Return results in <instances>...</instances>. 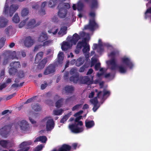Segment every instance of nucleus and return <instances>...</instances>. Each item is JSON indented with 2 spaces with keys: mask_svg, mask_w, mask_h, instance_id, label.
<instances>
[{
  "mask_svg": "<svg viewBox=\"0 0 151 151\" xmlns=\"http://www.w3.org/2000/svg\"><path fill=\"white\" fill-rule=\"evenodd\" d=\"M86 38L85 37L83 40L82 41H79L77 45L76 49L75 51V52L76 54L79 53L80 50L83 47V51L86 57V60L87 62H90V59L89 58V56L88 52L90 50L89 45L86 42Z\"/></svg>",
  "mask_w": 151,
  "mask_h": 151,
  "instance_id": "nucleus-1",
  "label": "nucleus"
},
{
  "mask_svg": "<svg viewBox=\"0 0 151 151\" xmlns=\"http://www.w3.org/2000/svg\"><path fill=\"white\" fill-rule=\"evenodd\" d=\"M80 35H79L77 33L74 34L72 37L70 38L69 41L72 44H76L77 42L81 38H83L82 41L84 40L85 37L86 38V42L87 41H88L89 39V35L88 33H86L83 32H81L79 33Z\"/></svg>",
  "mask_w": 151,
  "mask_h": 151,
  "instance_id": "nucleus-2",
  "label": "nucleus"
},
{
  "mask_svg": "<svg viewBox=\"0 0 151 151\" xmlns=\"http://www.w3.org/2000/svg\"><path fill=\"white\" fill-rule=\"evenodd\" d=\"M18 8L19 6L18 5L12 4L9 7L8 4L7 3H6L3 13L4 14L7 16L9 15L10 17H11Z\"/></svg>",
  "mask_w": 151,
  "mask_h": 151,
  "instance_id": "nucleus-3",
  "label": "nucleus"
},
{
  "mask_svg": "<svg viewBox=\"0 0 151 151\" xmlns=\"http://www.w3.org/2000/svg\"><path fill=\"white\" fill-rule=\"evenodd\" d=\"M12 126V124H9L4 126L0 129V134L2 137H6L10 130Z\"/></svg>",
  "mask_w": 151,
  "mask_h": 151,
  "instance_id": "nucleus-4",
  "label": "nucleus"
},
{
  "mask_svg": "<svg viewBox=\"0 0 151 151\" xmlns=\"http://www.w3.org/2000/svg\"><path fill=\"white\" fill-rule=\"evenodd\" d=\"M69 128L71 132L74 133H78L82 132L83 130V127H79L76 124H70Z\"/></svg>",
  "mask_w": 151,
  "mask_h": 151,
  "instance_id": "nucleus-5",
  "label": "nucleus"
},
{
  "mask_svg": "<svg viewBox=\"0 0 151 151\" xmlns=\"http://www.w3.org/2000/svg\"><path fill=\"white\" fill-rule=\"evenodd\" d=\"M46 126V130L47 131L52 130L54 128L55 123L53 119L50 117H47Z\"/></svg>",
  "mask_w": 151,
  "mask_h": 151,
  "instance_id": "nucleus-6",
  "label": "nucleus"
},
{
  "mask_svg": "<svg viewBox=\"0 0 151 151\" xmlns=\"http://www.w3.org/2000/svg\"><path fill=\"white\" fill-rule=\"evenodd\" d=\"M79 83L82 84H86L88 85L92 84L93 83V79L90 80V78L88 76L79 77Z\"/></svg>",
  "mask_w": 151,
  "mask_h": 151,
  "instance_id": "nucleus-7",
  "label": "nucleus"
},
{
  "mask_svg": "<svg viewBox=\"0 0 151 151\" xmlns=\"http://www.w3.org/2000/svg\"><path fill=\"white\" fill-rule=\"evenodd\" d=\"M23 43L26 47H29L34 44V40L31 37L28 36L24 39Z\"/></svg>",
  "mask_w": 151,
  "mask_h": 151,
  "instance_id": "nucleus-8",
  "label": "nucleus"
},
{
  "mask_svg": "<svg viewBox=\"0 0 151 151\" xmlns=\"http://www.w3.org/2000/svg\"><path fill=\"white\" fill-rule=\"evenodd\" d=\"M58 16L61 19L65 18L67 14L68 11L65 8H58Z\"/></svg>",
  "mask_w": 151,
  "mask_h": 151,
  "instance_id": "nucleus-9",
  "label": "nucleus"
},
{
  "mask_svg": "<svg viewBox=\"0 0 151 151\" xmlns=\"http://www.w3.org/2000/svg\"><path fill=\"white\" fill-rule=\"evenodd\" d=\"M20 126L21 130L23 131H28L29 129V125L25 120L20 122Z\"/></svg>",
  "mask_w": 151,
  "mask_h": 151,
  "instance_id": "nucleus-10",
  "label": "nucleus"
},
{
  "mask_svg": "<svg viewBox=\"0 0 151 151\" xmlns=\"http://www.w3.org/2000/svg\"><path fill=\"white\" fill-rule=\"evenodd\" d=\"M127 67H111L110 69L111 70H115L118 69L119 72L121 73H125L127 70ZM130 69H131L133 67H129Z\"/></svg>",
  "mask_w": 151,
  "mask_h": 151,
  "instance_id": "nucleus-11",
  "label": "nucleus"
},
{
  "mask_svg": "<svg viewBox=\"0 0 151 151\" xmlns=\"http://www.w3.org/2000/svg\"><path fill=\"white\" fill-rule=\"evenodd\" d=\"M64 57V54L63 52H59L58 55L57 62L56 63V65H60L63 63Z\"/></svg>",
  "mask_w": 151,
  "mask_h": 151,
  "instance_id": "nucleus-12",
  "label": "nucleus"
},
{
  "mask_svg": "<svg viewBox=\"0 0 151 151\" xmlns=\"http://www.w3.org/2000/svg\"><path fill=\"white\" fill-rule=\"evenodd\" d=\"M73 44L69 41L68 42H63L62 46L61 48L63 50L65 51L70 48Z\"/></svg>",
  "mask_w": 151,
  "mask_h": 151,
  "instance_id": "nucleus-13",
  "label": "nucleus"
},
{
  "mask_svg": "<svg viewBox=\"0 0 151 151\" xmlns=\"http://www.w3.org/2000/svg\"><path fill=\"white\" fill-rule=\"evenodd\" d=\"M74 89V87L72 86L67 85L64 87L63 90H64L65 93L68 94L72 93Z\"/></svg>",
  "mask_w": 151,
  "mask_h": 151,
  "instance_id": "nucleus-14",
  "label": "nucleus"
},
{
  "mask_svg": "<svg viewBox=\"0 0 151 151\" xmlns=\"http://www.w3.org/2000/svg\"><path fill=\"white\" fill-rule=\"evenodd\" d=\"M8 20L2 16L0 17V28L4 27L7 25Z\"/></svg>",
  "mask_w": 151,
  "mask_h": 151,
  "instance_id": "nucleus-15",
  "label": "nucleus"
},
{
  "mask_svg": "<svg viewBox=\"0 0 151 151\" xmlns=\"http://www.w3.org/2000/svg\"><path fill=\"white\" fill-rule=\"evenodd\" d=\"M55 67H47L44 72V74L47 75L54 73L55 71Z\"/></svg>",
  "mask_w": 151,
  "mask_h": 151,
  "instance_id": "nucleus-16",
  "label": "nucleus"
},
{
  "mask_svg": "<svg viewBox=\"0 0 151 151\" xmlns=\"http://www.w3.org/2000/svg\"><path fill=\"white\" fill-rule=\"evenodd\" d=\"M101 63L99 60L94 56L91 59V66H100Z\"/></svg>",
  "mask_w": 151,
  "mask_h": 151,
  "instance_id": "nucleus-17",
  "label": "nucleus"
},
{
  "mask_svg": "<svg viewBox=\"0 0 151 151\" xmlns=\"http://www.w3.org/2000/svg\"><path fill=\"white\" fill-rule=\"evenodd\" d=\"M96 25V24L94 20L92 19V20H90L89 24L86 26L85 28L86 29H89L91 30H93Z\"/></svg>",
  "mask_w": 151,
  "mask_h": 151,
  "instance_id": "nucleus-18",
  "label": "nucleus"
},
{
  "mask_svg": "<svg viewBox=\"0 0 151 151\" xmlns=\"http://www.w3.org/2000/svg\"><path fill=\"white\" fill-rule=\"evenodd\" d=\"M79 73H77L75 75H73L70 78V81L74 83H77L78 81H79Z\"/></svg>",
  "mask_w": 151,
  "mask_h": 151,
  "instance_id": "nucleus-19",
  "label": "nucleus"
},
{
  "mask_svg": "<svg viewBox=\"0 0 151 151\" xmlns=\"http://www.w3.org/2000/svg\"><path fill=\"white\" fill-rule=\"evenodd\" d=\"M48 37L46 33L42 32L40 35V36L38 38V40L40 42H43L47 40Z\"/></svg>",
  "mask_w": 151,
  "mask_h": 151,
  "instance_id": "nucleus-20",
  "label": "nucleus"
},
{
  "mask_svg": "<svg viewBox=\"0 0 151 151\" xmlns=\"http://www.w3.org/2000/svg\"><path fill=\"white\" fill-rule=\"evenodd\" d=\"M71 149V147L69 145L64 144L60 148L58 151H69Z\"/></svg>",
  "mask_w": 151,
  "mask_h": 151,
  "instance_id": "nucleus-21",
  "label": "nucleus"
},
{
  "mask_svg": "<svg viewBox=\"0 0 151 151\" xmlns=\"http://www.w3.org/2000/svg\"><path fill=\"white\" fill-rule=\"evenodd\" d=\"M106 63L108 65H111L112 66H117L118 65L117 62L115 59L114 58L110 60L106 61Z\"/></svg>",
  "mask_w": 151,
  "mask_h": 151,
  "instance_id": "nucleus-22",
  "label": "nucleus"
},
{
  "mask_svg": "<svg viewBox=\"0 0 151 151\" xmlns=\"http://www.w3.org/2000/svg\"><path fill=\"white\" fill-rule=\"evenodd\" d=\"M95 125V123L93 120L88 121L86 120L85 121V126L87 128H91Z\"/></svg>",
  "mask_w": 151,
  "mask_h": 151,
  "instance_id": "nucleus-23",
  "label": "nucleus"
},
{
  "mask_svg": "<svg viewBox=\"0 0 151 151\" xmlns=\"http://www.w3.org/2000/svg\"><path fill=\"white\" fill-rule=\"evenodd\" d=\"M122 60L123 62L127 65L129 66H132L133 65L130 60L128 58L124 57L122 58Z\"/></svg>",
  "mask_w": 151,
  "mask_h": 151,
  "instance_id": "nucleus-24",
  "label": "nucleus"
},
{
  "mask_svg": "<svg viewBox=\"0 0 151 151\" xmlns=\"http://www.w3.org/2000/svg\"><path fill=\"white\" fill-rule=\"evenodd\" d=\"M47 140V138L45 136H40L37 137L34 141V142L40 141L42 143H45Z\"/></svg>",
  "mask_w": 151,
  "mask_h": 151,
  "instance_id": "nucleus-25",
  "label": "nucleus"
},
{
  "mask_svg": "<svg viewBox=\"0 0 151 151\" xmlns=\"http://www.w3.org/2000/svg\"><path fill=\"white\" fill-rule=\"evenodd\" d=\"M103 45L102 43L101 42V40L99 39V44L97 45L96 44H93V49H96L98 47L100 49V51H101L103 50Z\"/></svg>",
  "mask_w": 151,
  "mask_h": 151,
  "instance_id": "nucleus-26",
  "label": "nucleus"
},
{
  "mask_svg": "<svg viewBox=\"0 0 151 151\" xmlns=\"http://www.w3.org/2000/svg\"><path fill=\"white\" fill-rule=\"evenodd\" d=\"M43 55V52H40L37 54L35 58V63H37L42 58Z\"/></svg>",
  "mask_w": 151,
  "mask_h": 151,
  "instance_id": "nucleus-27",
  "label": "nucleus"
},
{
  "mask_svg": "<svg viewBox=\"0 0 151 151\" xmlns=\"http://www.w3.org/2000/svg\"><path fill=\"white\" fill-rule=\"evenodd\" d=\"M67 27L65 26L62 27L61 28L60 30L58 33V34L60 36H62L66 33V31Z\"/></svg>",
  "mask_w": 151,
  "mask_h": 151,
  "instance_id": "nucleus-28",
  "label": "nucleus"
},
{
  "mask_svg": "<svg viewBox=\"0 0 151 151\" xmlns=\"http://www.w3.org/2000/svg\"><path fill=\"white\" fill-rule=\"evenodd\" d=\"M10 143L9 140H0V145L4 148H6L9 146Z\"/></svg>",
  "mask_w": 151,
  "mask_h": 151,
  "instance_id": "nucleus-29",
  "label": "nucleus"
},
{
  "mask_svg": "<svg viewBox=\"0 0 151 151\" xmlns=\"http://www.w3.org/2000/svg\"><path fill=\"white\" fill-rule=\"evenodd\" d=\"M85 58L84 57L80 58L77 59L76 63V66H80L84 62Z\"/></svg>",
  "mask_w": 151,
  "mask_h": 151,
  "instance_id": "nucleus-30",
  "label": "nucleus"
},
{
  "mask_svg": "<svg viewBox=\"0 0 151 151\" xmlns=\"http://www.w3.org/2000/svg\"><path fill=\"white\" fill-rule=\"evenodd\" d=\"M32 109L35 111H39L41 110L42 108L38 104H36L34 105L32 107Z\"/></svg>",
  "mask_w": 151,
  "mask_h": 151,
  "instance_id": "nucleus-31",
  "label": "nucleus"
},
{
  "mask_svg": "<svg viewBox=\"0 0 151 151\" xmlns=\"http://www.w3.org/2000/svg\"><path fill=\"white\" fill-rule=\"evenodd\" d=\"M29 13V10L28 8H25L22 9L21 11V16L25 17Z\"/></svg>",
  "mask_w": 151,
  "mask_h": 151,
  "instance_id": "nucleus-32",
  "label": "nucleus"
},
{
  "mask_svg": "<svg viewBox=\"0 0 151 151\" xmlns=\"http://www.w3.org/2000/svg\"><path fill=\"white\" fill-rule=\"evenodd\" d=\"M17 72V70L15 67H12L9 70V73L10 75H14Z\"/></svg>",
  "mask_w": 151,
  "mask_h": 151,
  "instance_id": "nucleus-33",
  "label": "nucleus"
},
{
  "mask_svg": "<svg viewBox=\"0 0 151 151\" xmlns=\"http://www.w3.org/2000/svg\"><path fill=\"white\" fill-rule=\"evenodd\" d=\"M64 100L63 98L59 99L55 103V106L58 108H59L61 106Z\"/></svg>",
  "mask_w": 151,
  "mask_h": 151,
  "instance_id": "nucleus-34",
  "label": "nucleus"
},
{
  "mask_svg": "<svg viewBox=\"0 0 151 151\" xmlns=\"http://www.w3.org/2000/svg\"><path fill=\"white\" fill-rule=\"evenodd\" d=\"M76 100L75 96L73 95L67 98L65 100V103H68L70 102H73Z\"/></svg>",
  "mask_w": 151,
  "mask_h": 151,
  "instance_id": "nucleus-35",
  "label": "nucleus"
},
{
  "mask_svg": "<svg viewBox=\"0 0 151 151\" xmlns=\"http://www.w3.org/2000/svg\"><path fill=\"white\" fill-rule=\"evenodd\" d=\"M70 116V115L69 113L65 115L60 119V122L63 123H64L65 122L68 120Z\"/></svg>",
  "mask_w": 151,
  "mask_h": 151,
  "instance_id": "nucleus-36",
  "label": "nucleus"
},
{
  "mask_svg": "<svg viewBox=\"0 0 151 151\" xmlns=\"http://www.w3.org/2000/svg\"><path fill=\"white\" fill-rule=\"evenodd\" d=\"M12 20L15 23H18L19 22V18L18 14H15L12 18Z\"/></svg>",
  "mask_w": 151,
  "mask_h": 151,
  "instance_id": "nucleus-37",
  "label": "nucleus"
},
{
  "mask_svg": "<svg viewBox=\"0 0 151 151\" xmlns=\"http://www.w3.org/2000/svg\"><path fill=\"white\" fill-rule=\"evenodd\" d=\"M57 0H50L48 3V6L50 8L54 7L56 4Z\"/></svg>",
  "mask_w": 151,
  "mask_h": 151,
  "instance_id": "nucleus-38",
  "label": "nucleus"
},
{
  "mask_svg": "<svg viewBox=\"0 0 151 151\" xmlns=\"http://www.w3.org/2000/svg\"><path fill=\"white\" fill-rule=\"evenodd\" d=\"M4 58H7L8 59L10 58V51H5L2 54Z\"/></svg>",
  "mask_w": 151,
  "mask_h": 151,
  "instance_id": "nucleus-39",
  "label": "nucleus"
},
{
  "mask_svg": "<svg viewBox=\"0 0 151 151\" xmlns=\"http://www.w3.org/2000/svg\"><path fill=\"white\" fill-rule=\"evenodd\" d=\"M151 16V7L148 9L145 13V18L147 19Z\"/></svg>",
  "mask_w": 151,
  "mask_h": 151,
  "instance_id": "nucleus-40",
  "label": "nucleus"
},
{
  "mask_svg": "<svg viewBox=\"0 0 151 151\" xmlns=\"http://www.w3.org/2000/svg\"><path fill=\"white\" fill-rule=\"evenodd\" d=\"M35 21L34 19L30 20L28 23V25L29 27H31L34 26H36L37 25L35 24Z\"/></svg>",
  "mask_w": 151,
  "mask_h": 151,
  "instance_id": "nucleus-41",
  "label": "nucleus"
},
{
  "mask_svg": "<svg viewBox=\"0 0 151 151\" xmlns=\"http://www.w3.org/2000/svg\"><path fill=\"white\" fill-rule=\"evenodd\" d=\"M84 7L83 4L81 1H79L78 3L77 9L78 11H81L82 10Z\"/></svg>",
  "mask_w": 151,
  "mask_h": 151,
  "instance_id": "nucleus-42",
  "label": "nucleus"
},
{
  "mask_svg": "<svg viewBox=\"0 0 151 151\" xmlns=\"http://www.w3.org/2000/svg\"><path fill=\"white\" fill-rule=\"evenodd\" d=\"M104 75V78L106 79L109 78L111 80H112L114 77V76L111 75L110 73H105Z\"/></svg>",
  "mask_w": 151,
  "mask_h": 151,
  "instance_id": "nucleus-43",
  "label": "nucleus"
},
{
  "mask_svg": "<svg viewBox=\"0 0 151 151\" xmlns=\"http://www.w3.org/2000/svg\"><path fill=\"white\" fill-rule=\"evenodd\" d=\"M10 58H12V59L14 58H16L18 59V57H19V56H17L16 55V52L14 51L13 52L10 51Z\"/></svg>",
  "mask_w": 151,
  "mask_h": 151,
  "instance_id": "nucleus-44",
  "label": "nucleus"
},
{
  "mask_svg": "<svg viewBox=\"0 0 151 151\" xmlns=\"http://www.w3.org/2000/svg\"><path fill=\"white\" fill-rule=\"evenodd\" d=\"M63 110L62 109L54 110V114L56 115H59L62 114Z\"/></svg>",
  "mask_w": 151,
  "mask_h": 151,
  "instance_id": "nucleus-45",
  "label": "nucleus"
},
{
  "mask_svg": "<svg viewBox=\"0 0 151 151\" xmlns=\"http://www.w3.org/2000/svg\"><path fill=\"white\" fill-rule=\"evenodd\" d=\"M17 76L20 78H22L24 77V73L22 70H20L17 72Z\"/></svg>",
  "mask_w": 151,
  "mask_h": 151,
  "instance_id": "nucleus-46",
  "label": "nucleus"
},
{
  "mask_svg": "<svg viewBox=\"0 0 151 151\" xmlns=\"http://www.w3.org/2000/svg\"><path fill=\"white\" fill-rule=\"evenodd\" d=\"M32 142L30 141H25L22 142L20 145V147H22L23 146H28L31 145Z\"/></svg>",
  "mask_w": 151,
  "mask_h": 151,
  "instance_id": "nucleus-47",
  "label": "nucleus"
},
{
  "mask_svg": "<svg viewBox=\"0 0 151 151\" xmlns=\"http://www.w3.org/2000/svg\"><path fill=\"white\" fill-rule=\"evenodd\" d=\"M58 31V29L56 28H52L51 29L48 31L49 33H52L53 35H55Z\"/></svg>",
  "mask_w": 151,
  "mask_h": 151,
  "instance_id": "nucleus-48",
  "label": "nucleus"
},
{
  "mask_svg": "<svg viewBox=\"0 0 151 151\" xmlns=\"http://www.w3.org/2000/svg\"><path fill=\"white\" fill-rule=\"evenodd\" d=\"M110 95V92L109 91H103V94L102 97V99H104L106 96L107 97L109 96Z\"/></svg>",
  "mask_w": 151,
  "mask_h": 151,
  "instance_id": "nucleus-49",
  "label": "nucleus"
},
{
  "mask_svg": "<svg viewBox=\"0 0 151 151\" xmlns=\"http://www.w3.org/2000/svg\"><path fill=\"white\" fill-rule=\"evenodd\" d=\"M90 102L93 105L97 104L98 101L97 97H95L94 99H91L90 100Z\"/></svg>",
  "mask_w": 151,
  "mask_h": 151,
  "instance_id": "nucleus-50",
  "label": "nucleus"
},
{
  "mask_svg": "<svg viewBox=\"0 0 151 151\" xmlns=\"http://www.w3.org/2000/svg\"><path fill=\"white\" fill-rule=\"evenodd\" d=\"M95 69L97 70H99L101 73H103L104 74L106 72V70H104L103 68H101V67H94Z\"/></svg>",
  "mask_w": 151,
  "mask_h": 151,
  "instance_id": "nucleus-51",
  "label": "nucleus"
},
{
  "mask_svg": "<svg viewBox=\"0 0 151 151\" xmlns=\"http://www.w3.org/2000/svg\"><path fill=\"white\" fill-rule=\"evenodd\" d=\"M119 54V52L118 51L116 50L111 52L109 56H110L112 58H114V57Z\"/></svg>",
  "mask_w": 151,
  "mask_h": 151,
  "instance_id": "nucleus-52",
  "label": "nucleus"
},
{
  "mask_svg": "<svg viewBox=\"0 0 151 151\" xmlns=\"http://www.w3.org/2000/svg\"><path fill=\"white\" fill-rule=\"evenodd\" d=\"M82 104H77L74 106L72 109V111H74L76 110H77L78 109L81 107Z\"/></svg>",
  "mask_w": 151,
  "mask_h": 151,
  "instance_id": "nucleus-53",
  "label": "nucleus"
},
{
  "mask_svg": "<svg viewBox=\"0 0 151 151\" xmlns=\"http://www.w3.org/2000/svg\"><path fill=\"white\" fill-rule=\"evenodd\" d=\"M12 26H10L7 27L5 29V31L6 34L9 35V32L12 30Z\"/></svg>",
  "mask_w": 151,
  "mask_h": 151,
  "instance_id": "nucleus-54",
  "label": "nucleus"
},
{
  "mask_svg": "<svg viewBox=\"0 0 151 151\" xmlns=\"http://www.w3.org/2000/svg\"><path fill=\"white\" fill-rule=\"evenodd\" d=\"M47 61V58H46L43 59L40 62V65H45Z\"/></svg>",
  "mask_w": 151,
  "mask_h": 151,
  "instance_id": "nucleus-55",
  "label": "nucleus"
},
{
  "mask_svg": "<svg viewBox=\"0 0 151 151\" xmlns=\"http://www.w3.org/2000/svg\"><path fill=\"white\" fill-rule=\"evenodd\" d=\"M47 119V117H45L40 122L41 126H45L46 124V121Z\"/></svg>",
  "mask_w": 151,
  "mask_h": 151,
  "instance_id": "nucleus-56",
  "label": "nucleus"
},
{
  "mask_svg": "<svg viewBox=\"0 0 151 151\" xmlns=\"http://www.w3.org/2000/svg\"><path fill=\"white\" fill-rule=\"evenodd\" d=\"M69 73L68 72H66L65 73L63 76V79L65 81L67 80L69 78Z\"/></svg>",
  "mask_w": 151,
  "mask_h": 151,
  "instance_id": "nucleus-57",
  "label": "nucleus"
},
{
  "mask_svg": "<svg viewBox=\"0 0 151 151\" xmlns=\"http://www.w3.org/2000/svg\"><path fill=\"white\" fill-rule=\"evenodd\" d=\"M27 19H26L23 20L21 22L19 25V28H21L25 24L26 22Z\"/></svg>",
  "mask_w": 151,
  "mask_h": 151,
  "instance_id": "nucleus-58",
  "label": "nucleus"
},
{
  "mask_svg": "<svg viewBox=\"0 0 151 151\" xmlns=\"http://www.w3.org/2000/svg\"><path fill=\"white\" fill-rule=\"evenodd\" d=\"M97 6V1L96 0H93L91 5V7L92 8H96Z\"/></svg>",
  "mask_w": 151,
  "mask_h": 151,
  "instance_id": "nucleus-59",
  "label": "nucleus"
},
{
  "mask_svg": "<svg viewBox=\"0 0 151 151\" xmlns=\"http://www.w3.org/2000/svg\"><path fill=\"white\" fill-rule=\"evenodd\" d=\"M10 66H17L20 65V63L19 61L12 62L10 63Z\"/></svg>",
  "mask_w": 151,
  "mask_h": 151,
  "instance_id": "nucleus-60",
  "label": "nucleus"
},
{
  "mask_svg": "<svg viewBox=\"0 0 151 151\" xmlns=\"http://www.w3.org/2000/svg\"><path fill=\"white\" fill-rule=\"evenodd\" d=\"M77 73H78L77 72V70L74 68L72 69L70 71V73L71 75H75Z\"/></svg>",
  "mask_w": 151,
  "mask_h": 151,
  "instance_id": "nucleus-61",
  "label": "nucleus"
},
{
  "mask_svg": "<svg viewBox=\"0 0 151 151\" xmlns=\"http://www.w3.org/2000/svg\"><path fill=\"white\" fill-rule=\"evenodd\" d=\"M43 146L42 145H38L35 148V151H40L43 148Z\"/></svg>",
  "mask_w": 151,
  "mask_h": 151,
  "instance_id": "nucleus-62",
  "label": "nucleus"
},
{
  "mask_svg": "<svg viewBox=\"0 0 151 151\" xmlns=\"http://www.w3.org/2000/svg\"><path fill=\"white\" fill-rule=\"evenodd\" d=\"M52 22L55 23H58L59 21V20L58 18H57V17L55 16H54L52 17Z\"/></svg>",
  "mask_w": 151,
  "mask_h": 151,
  "instance_id": "nucleus-63",
  "label": "nucleus"
},
{
  "mask_svg": "<svg viewBox=\"0 0 151 151\" xmlns=\"http://www.w3.org/2000/svg\"><path fill=\"white\" fill-rule=\"evenodd\" d=\"M52 43V40H48L45 41L43 43V46H46L49 45Z\"/></svg>",
  "mask_w": 151,
  "mask_h": 151,
  "instance_id": "nucleus-64",
  "label": "nucleus"
}]
</instances>
